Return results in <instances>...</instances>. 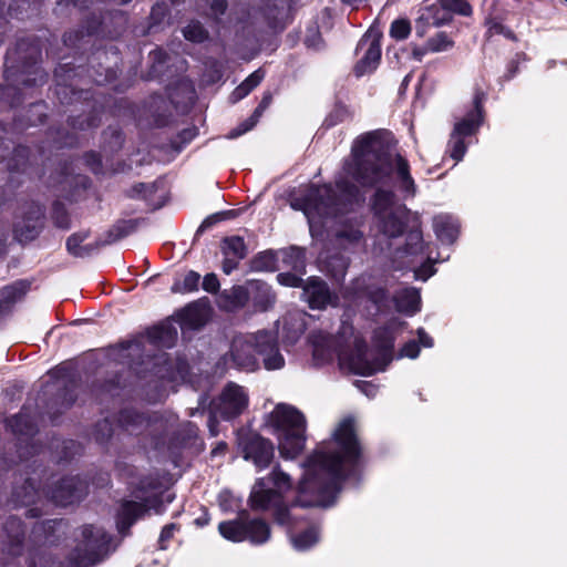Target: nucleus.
<instances>
[{
	"label": "nucleus",
	"instance_id": "nucleus-51",
	"mask_svg": "<svg viewBox=\"0 0 567 567\" xmlns=\"http://www.w3.org/2000/svg\"><path fill=\"white\" fill-rule=\"evenodd\" d=\"M197 132L195 128H187L182 133L184 141H192L196 136Z\"/></svg>",
	"mask_w": 567,
	"mask_h": 567
},
{
	"label": "nucleus",
	"instance_id": "nucleus-49",
	"mask_svg": "<svg viewBox=\"0 0 567 567\" xmlns=\"http://www.w3.org/2000/svg\"><path fill=\"white\" fill-rule=\"evenodd\" d=\"M427 52H430V51L427 50V43H426L424 48H414L412 51V55L415 60L421 61L422 58L424 56V54H426Z\"/></svg>",
	"mask_w": 567,
	"mask_h": 567
},
{
	"label": "nucleus",
	"instance_id": "nucleus-33",
	"mask_svg": "<svg viewBox=\"0 0 567 567\" xmlns=\"http://www.w3.org/2000/svg\"><path fill=\"white\" fill-rule=\"evenodd\" d=\"M411 32V25L408 20L399 19L392 22L390 34L392 38L403 40L408 38Z\"/></svg>",
	"mask_w": 567,
	"mask_h": 567
},
{
	"label": "nucleus",
	"instance_id": "nucleus-3",
	"mask_svg": "<svg viewBox=\"0 0 567 567\" xmlns=\"http://www.w3.org/2000/svg\"><path fill=\"white\" fill-rule=\"evenodd\" d=\"M310 341L316 364L329 362L337 354L341 368L353 373L370 375L379 370L377 363L370 360L364 341L354 332L351 324L343 323L338 338L315 332Z\"/></svg>",
	"mask_w": 567,
	"mask_h": 567
},
{
	"label": "nucleus",
	"instance_id": "nucleus-5",
	"mask_svg": "<svg viewBox=\"0 0 567 567\" xmlns=\"http://www.w3.org/2000/svg\"><path fill=\"white\" fill-rule=\"evenodd\" d=\"M268 424L278 439V449L282 458L297 457L305 447L306 419L295 406L280 403L268 416Z\"/></svg>",
	"mask_w": 567,
	"mask_h": 567
},
{
	"label": "nucleus",
	"instance_id": "nucleus-14",
	"mask_svg": "<svg viewBox=\"0 0 567 567\" xmlns=\"http://www.w3.org/2000/svg\"><path fill=\"white\" fill-rule=\"evenodd\" d=\"M482 100L483 94H476L474 97V110H472L462 121L454 126L456 135L467 136L476 132L482 122Z\"/></svg>",
	"mask_w": 567,
	"mask_h": 567
},
{
	"label": "nucleus",
	"instance_id": "nucleus-23",
	"mask_svg": "<svg viewBox=\"0 0 567 567\" xmlns=\"http://www.w3.org/2000/svg\"><path fill=\"white\" fill-rule=\"evenodd\" d=\"M288 533L291 544L297 550H306L313 546L319 539L318 530L315 527H310L300 534H293L290 529Z\"/></svg>",
	"mask_w": 567,
	"mask_h": 567
},
{
	"label": "nucleus",
	"instance_id": "nucleus-17",
	"mask_svg": "<svg viewBox=\"0 0 567 567\" xmlns=\"http://www.w3.org/2000/svg\"><path fill=\"white\" fill-rule=\"evenodd\" d=\"M450 21L451 18L449 16V11H446L445 7L442 6L441 0L423 8L419 18V22H424L427 25L435 27L449 23Z\"/></svg>",
	"mask_w": 567,
	"mask_h": 567
},
{
	"label": "nucleus",
	"instance_id": "nucleus-19",
	"mask_svg": "<svg viewBox=\"0 0 567 567\" xmlns=\"http://www.w3.org/2000/svg\"><path fill=\"white\" fill-rule=\"evenodd\" d=\"M220 535L231 542H243L247 539L246 519L237 518L234 520L221 522L218 526Z\"/></svg>",
	"mask_w": 567,
	"mask_h": 567
},
{
	"label": "nucleus",
	"instance_id": "nucleus-9",
	"mask_svg": "<svg viewBox=\"0 0 567 567\" xmlns=\"http://www.w3.org/2000/svg\"><path fill=\"white\" fill-rule=\"evenodd\" d=\"M248 406V394L236 383H228L217 400L213 402L214 415L229 420L241 414Z\"/></svg>",
	"mask_w": 567,
	"mask_h": 567
},
{
	"label": "nucleus",
	"instance_id": "nucleus-58",
	"mask_svg": "<svg viewBox=\"0 0 567 567\" xmlns=\"http://www.w3.org/2000/svg\"><path fill=\"white\" fill-rule=\"evenodd\" d=\"M567 2V0H565Z\"/></svg>",
	"mask_w": 567,
	"mask_h": 567
},
{
	"label": "nucleus",
	"instance_id": "nucleus-25",
	"mask_svg": "<svg viewBox=\"0 0 567 567\" xmlns=\"http://www.w3.org/2000/svg\"><path fill=\"white\" fill-rule=\"evenodd\" d=\"M271 100H272L271 94L270 93H266L264 95L261 102L259 103V105L254 111V114L251 115V117L248 121H246L238 128V131L236 132L235 136L241 135V134L248 132L249 130H251L256 125V123L258 122V120L261 116V114L264 113V111L270 105Z\"/></svg>",
	"mask_w": 567,
	"mask_h": 567
},
{
	"label": "nucleus",
	"instance_id": "nucleus-29",
	"mask_svg": "<svg viewBox=\"0 0 567 567\" xmlns=\"http://www.w3.org/2000/svg\"><path fill=\"white\" fill-rule=\"evenodd\" d=\"M441 3L449 11L451 19L455 13L464 17L472 14V7L466 0H441Z\"/></svg>",
	"mask_w": 567,
	"mask_h": 567
},
{
	"label": "nucleus",
	"instance_id": "nucleus-18",
	"mask_svg": "<svg viewBox=\"0 0 567 567\" xmlns=\"http://www.w3.org/2000/svg\"><path fill=\"white\" fill-rule=\"evenodd\" d=\"M396 309L408 315H414L420 310L421 298L415 288H406L395 296Z\"/></svg>",
	"mask_w": 567,
	"mask_h": 567
},
{
	"label": "nucleus",
	"instance_id": "nucleus-13",
	"mask_svg": "<svg viewBox=\"0 0 567 567\" xmlns=\"http://www.w3.org/2000/svg\"><path fill=\"white\" fill-rule=\"evenodd\" d=\"M85 492V484L78 477L63 478L52 491V499L61 506L79 501Z\"/></svg>",
	"mask_w": 567,
	"mask_h": 567
},
{
	"label": "nucleus",
	"instance_id": "nucleus-6",
	"mask_svg": "<svg viewBox=\"0 0 567 567\" xmlns=\"http://www.w3.org/2000/svg\"><path fill=\"white\" fill-rule=\"evenodd\" d=\"M292 486L290 476L276 467L267 478H259L250 493V506L255 511L274 509L278 524L290 526L291 516L282 506V496Z\"/></svg>",
	"mask_w": 567,
	"mask_h": 567
},
{
	"label": "nucleus",
	"instance_id": "nucleus-7",
	"mask_svg": "<svg viewBox=\"0 0 567 567\" xmlns=\"http://www.w3.org/2000/svg\"><path fill=\"white\" fill-rule=\"evenodd\" d=\"M378 227L389 237H396L405 227L406 209L394 202L390 190L378 189L372 204Z\"/></svg>",
	"mask_w": 567,
	"mask_h": 567
},
{
	"label": "nucleus",
	"instance_id": "nucleus-24",
	"mask_svg": "<svg viewBox=\"0 0 567 567\" xmlns=\"http://www.w3.org/2000/svg\"><path fill=\"white\" fill-rule=\"evenodd\" d=\"M4 532L9 540L12 543V548L10 549L11 554L17 555L19 551L14 548V546H18L21 543V539L24 535L20 519L14 517L10 518L4 525Z\"/></svg>",
	"mask_w": 567,
	"mask_h": 567
},
{
	"label": "nucleus",
	"instance_id": "nucleus-31",
	"mask_svg": "<svg viewBox=\"0 0 567 567\" xmlns=\"http://www.w3.org/2000/svg\"><path fill=\"white\" fill-rule=\"evenodd\" d=\"M464 136L456 135V133L453 131L451 135V140L449 143L450 147V155L455 161H461L466 152V145L463 141Z\"/></svg>",
	"mask_w": 567,
	"mask_h": 567
},
{
	"label": "nucleus",
	"instance_id": "nucleus-56",
	"mask_svg": "<svg viewBox=\"0 0 567 567\" xmlns=\"http://www.w3.org/2000/svg\"><path fill=\"white\" fill-rule=\"evenodd\" d=\"M364 386L372 390V385L371 384H365Z\"/></svg>",
	"mask_w": 567,
	"mask_h": 567
},
{
	"label": "nucleus",
	"instance_id": "nucleus-35",
	"mask_svg": "<svg viewBox=\"0 0 567 567\" xmlns=\"http://www.w3.org/2000/svg\"><path fill=\"white\" fill-rule=\"evenodd\" d=\"M274 259L271 254L265 252L258 256L254 261V267L257 270H269L272 268Z\"/></svg>",
	"mask_w": 567,
	"mask_h": 567
},
{
	"label": "nucleus",
	"instance_id": "nucleus-36",
	"mask_svg": "<svg viewBox=\"0 0 567 567\" xmlns=\"http://www.w3.org/2000/svg\"><path fill=\"white\" fill-rule=\"evenodd\" d=\"M122 421L128 429L130 426L134 427L135 425H142L143 423L146 422V419L137 413L125 412L122 415Z\"/></svg>",
	"mask_w": 567,
	"mask_h": 567
},
{
	"label": "nucleus",
	"instance_id": "nucleus-12",
	"mask_svg": "<svg viewBox=\"0 0 567 567\" xmlns=\"http://www.w3.org/2000/svg\"><path fill=\"white\" fill-rule=\"evenodd\" d=\"M302 298L312 309H323L328 305L334 306V297L330 293L327 284L318 278H311L303 287Z\"/></svg>",
	"mask_w": 567,
	"mask_h": 567
},
{
	"label": "nucleus",
	"instance_id": "nucleus-45",
	"mask_svg": "<svg viewBox=\"0 0 567 567\" xmlns=\"http://www.w3.org/2000/svg\"><path fill=\"white\" fill-rule=\"evenodd\" d=\"M226 1L225 0H213L210 3V10L214 16L223 14L226 10Z\"/></svg>",
	"mask_w": 567,
	"mask_h": 567
},
{
	"label": "nucleus",
	"instance_id": "nucleus-8",
	"mask_svg": "<svg viewBox=\"0 0 567 567\" xmlns=\"http://www.w3.org/2000/svg\"><path fill=\"white\" fill-rule=\"evenodd\" d=\"M82 539L74 553L76 567H90L102 561L109 554L110 536L100 527L84 526Z\"/></svg>",
	"mask_w": 567,
	"mask_h": 567
},
{
	"label": "nucleus",
	"instance_id": "nucleus-53",
	"mask_svg": "<svg viewBox=\"0 0 567 567\" xmlns=\"http://www.w3.org/2000/svg\"><path fill=\"white\" fill-rule=\"evenodd\" d=\"M16 231H17V234H18V236H19L20 238H23V237H24L25 239H28V238H33V237H34V235L37 234V230H35V227H34V226L32 227V230H30V233H31L30 235H25V236H24V235H23L19 229H17Z\"/></svg>",
	"mask_w": 567,
	"mask_h": 567
},
{
	"label": "nucleus",
	"instance_id": "nucleus-46",
	"mask_svg": "<svg viewBox=\"0 0 567 567\" xmlns=\"http://www.w3.org/2000/svg\"><path fill=\"white\" fill-rule=\"evenodd\" d=\"M497 17H493L491 12L487 19V24L489 25V32L501 33L503 31V27L496 21Z\"/></svg>",
	"mask_w": 567,
	"mask_h": 567
},
{
	"label": "nucleus",
	"instance_id": "nucleus-32",
	"mask_svg": "<svg viewBox=\"0 0 567 567\" xmlns=\"http://www.w3.org/2000/svg\"><path fill=\"white\" fill-rule=\"evenodd\" d=\"M183 32L185 38L193 42H202L207 38V31L199 22H190Z\"/></svg>",
	"mask_w": 567,
	"mask_h": 567
},
{
	"label": "nucleus",
	"instance_id": "nucleus-22",
	"mask_svg": "<svg viewBox=\"0 0 567 567\" xmlns=\"http://www.w3.org/2000/svg\"><path fill=\"white\" fill-rule=\"evenodd\" d=\"M25 292V286L22 282L4 287L0 291V315L6 312L11 305L18 301Z\"/></svg>",
	"mask_w": 567,
	"mask_h": 567
},
{
	"label": "nucleus",
	"instance_id": "nucleus-20",
	"mask_svg": "<svg viewBox=\"0 0 567 567\" xmlns=\"http://www.w3.org/2000/svg\"><path fill=\"white\" fill-rule=\"evenodd\" d=\"M247 539L252 544H264L269 539L270 528L261 519H246Z\"/></svg>",
	"mask_w": 567,
	"mask_h": 567
},
{
	"label": "nucleus",
	"instance_id": "nucleus-39",
	"mask_svg": "<svg viewBox=\"0 0 567 567\" xmlns=\"http://www.w3.org/2000/svg\"><path fill=\"white\" fill-rule=\"evenodd\" d=\"M203 288L208 292H216L219 288V281L215 274H208L204 277Z\"/></svg>",
	"mask_w": 567,
	"mask_h": 567
},
{
	"label": "nucleus",
	"instance_id": "nucleus-41",
	"mask_svg": "<svg viewBox=\"0 0 567 567\" xmlns=\"http://www.w3.org/2000/svg\"><path fill=\"white\" fill-rule=\"evenodd\" d=\"M419 352H420V348H419L417 343L414 341H411V342H408L402 348L401 355L414 359L419 355Z\"/></svg>",
	"mask_w": 567,
	"mask_h": 567
},
{
	"label": "nucleus",
	"instance_id": "nucleus-50",
	"mask_svg": "<svg viewBox=\"0 0 567 567\" xmlns=\"http://www.w3.org/2000/svg\"><path fill=\"white\" fill-rule=\"evenodd\" d=\"M367 295L377 303L384 297L383 290H378L377 292L368 291Z\"/></svg>",
	"mask_w": 567,
	"mask_h": 567
},
{
	"label": "nucleus",
	"instance_id": "nucleus-10",
	"mask_svg": "<svg viewBox=\"0 0 567 567\" xmlns=\"http://www.w3.org/2000/svg\"><path fill=\"white\" fill-rule=\"evenodd\" d=\"M381 34L378 31H368L358 43L357 51L363 55L355 65V74L361 76L377 69L381 58Z\"/></svg>",
	"mask_w": 567,
	"mask_h": 567
},
{
	"label": "nucleus",
	"instance_id": "nucleus-27",
	"mask_svg": "<svg viewBox=\"0 0 567 567\" xmlns=\"http://www.w3.org/2000/svg\"><path fill=\"white\" fill-rule=\"evenodd\" d=\"M199 279H200L199 274H197L196 271L190 270V271H188L184 276L182 281H176L173 285L172 290L174 292H189V291H194L198 287Z\"/></svg>",
	"mask_w": 567,
	"mask_h": 567
},
{
	"label": "nucleus",
	"instance_id": "nucleus-40",
	"mask_svg": "<svg viewBox=\"0 0 567 567\" xmlns=\"http://www.w3.org/2000/svg\"><path fill=\"white\" fill-rule=\"evenodd\" d=\"M176 529L177 526L175 524H168L162 529V533L159 535V544L162 549L165 548V543L172 538Z\"/></svg>",
	"mask_w": 567,
	"mask_h": 567
},
{
	"label": "nucleus",
	"instance_id": "nucleus-48",
	"mask_svg": "<svg viewBox=\"0 0 567 567\" xmlns=\"http://www.w3.org/2000/svg\"><path fill=\"white\" fill-rule=\"evenodd\" d=\"M417 334H419V341L420 343H422L424 347H432L433 344V341L432 339L424 332L423 329H419L417 331Z\"/></svg>",
	"mask_w": 567,
	"mask_h": 567
},
{
	"label": "nucleus",
	"instance_id": "nucleus-11",
	"mask_svg": "<svg viewBox=\"0 0 567 567\" xmlns=\"http://www.w3.org/2000/svg\"><path fill=\"white\" fill-rule=\"evenodd\" d=\"M240 445L245 460L251 461L258 468L267 467L274 458V445L264 437L254 434Z\"/></svg>",
	"mask_w": 567,
	"mask_h": 567
},
{
	"label": "nucleus",
	"instance_id": "nucleus-21",
	"mask_svg": "<svg viewBox=\"0 0 567 567\" xmlns=\"http://www.w3.org/2000/svg\"><path fill=\"white\" fill-rule=\"evenodd\" d=\"M265 78V72L261 69L252 72L241 84H239L230 95V101L236 103L247 96Z\"/></svg>",
	"mask_w": 567,
	"mask_h": 567
},
{
	"label": "nucleus",
	"instance_id": "nucleus-26",
	"mask_svg": "<svg viewBox=\"0 0 567 567\" xmlns=\"http://www.w3.org/2000/svg\"><path fill=\"white\" fill-rule=\"evenodd\" d=\"M221 248L225 256L238 259H243L246 256L244 239L237 236L224 239Z\"/></svg>",
	"mask_w": 567,
	"mask_h": 567
},
{
	"label": "nucleus",
	"instance_id": "nucleus-15",
	"mask_svg": "<svg viewBox=\"0 0 567 567\" xmlns=\"http://www.w3.org/2000/svg\"><path fill=\"white\" fill-rule=\"evenodd\" d=\"M147 506L145 504L136 503V502H125L122 504L117 516V526L121 533H125L131 525L141 517L146 511Z\"/></svg>",
	"mask_w": 567,
	"mask_h": 567
},
{
	"label": "nucleus",
	"instance_id": "nucleus-52",
	"mask_svg": "<svg viewBox=\"0 0 567 567\" xmlns=\"http://www.w3.org/2000/svg\"><path fill=\"white\" fill-rule=\"evenodd\" d=\"M303 332V323L299 322L296 328L293 329V336L291 337L292 340L297 339L301 333Z\"/></svg>",
	"mask_w": 567,
	"mask_h": 567
},
{
	"label": "nucleus",
	"instance_id": "nucleus-43",
	"mask_svg": "<svg viewBox=\"0 0 567 567\" xmlns=\"http://www.w3.org/2000/svg\"><path fill=\"white\" fill-rule=\"evenodd\" d=\"M434 274L432 266L430 264L422 265L417 269L414 270V277L416 279L426 280Z\"/></svg>",
	"mask_w": 567,
	"mask_h": 567
},
{
	"label": "nucleus",
	"instance_id": "nucleus-44",
	"mask_svg": "<svg viewBox=\"0 0 567 567\" xmlns=\"http://www.w3.org/2000/svg\"><path fill=\"white\" fill-rule=\"evenodd\" d=\"M240 259L235 257L225 256L224 262H223V271L226 275H229L238 265V261Z\"/></svg>",
	"mask_w": 567,
	"mask_h": 567
},
{
	"label": "nucleus",
	"instance_id": "nucleus-57",
	"mask_svg": "<svg viewBox=\"0 0 567 567\" xmlns=\"http://www.w3.org/2000/svg\"><path fill=\"white\" fill-rule=\"evenodd\" d=\"M417 33H419L420 35H423V30H422V31H420V30L417 29Z\"/></svg>",
	"mask_w": 567,
	"mask_h": 567
},
{
	"label": "nucleus",
	"instance_id": "nucleus-34",
	"mask_svg": "<svg viewBox=\"0 0 567 567\" xmlns=\"http://www.w3.org/2000/svg\"><path fill=\"white\" fill-rule=\"evenodd\" d=\"M424 245L422 241V236L419 231H412L409 234L406 250L408 255H416L423 254Z\"/></svg>",
	"mask_w": 567,
	"mask_h": 567
},
{
	"label": "nucleus",
	"instance_id": "nucleus-47",
	"mask_svg": "<svg viewBox=\"0 0 567 567\" xmlns=\"http://www.w3.org/2000/svg\"><path fill=\"white\" fill-rule=\"evenodd\" d=\"M340 236L349 241H358L362 234L358 229H350L349 231H342Z\"/></svg>",
	"mask_w": 567,
	"mask_h": 567
},
{
	"label": "nucleus",
	"instance_id": "nucleus-28",
	"mask_svg": "<svg viewBox=\"0 0 567 567\" xmlns=\"http://www.w3.org/2000/svg\"><path fill=\"white\" fill-rule=\"evenodd\" d=\"M86 237V233H78L70 236L66 241L69 252L76 257H82L89 254L90 249L86 246H81V243H83Z\"/></svg>",
	"mask_w": 567,
	"mask_h": 567
},
{
	"label": "nucleus",
	"instance_id": "nucleus-16",
	"mask_svg": "<svg viewBox=\"0 0 567 567\" xmlns=\"http://www.w3.org/2000/svg\"><path fill=\"white\" fill-rule=\"evenodd\" d=\"M433 226L437 238L443 243L451 244L458 235L457 221L452 216H436L433 220Z\"/></svg>",
	"mask_w": 567,
	"mask_h": 567
},
{
	"label": "nucleus",
	"instance_id": "nucleus-4",
	"mask_svg": "<svg viewBox=\"0 0 567 567\" xmlns=\"http://www.w3.org/2000/svg\"><path fill=\"white\" fill-rule=\"evenodd\" d=\"M225 360H230L235 368L245 371L258 370L260 360L268 371L282 369L285 358L278 346V329H261L236 336Z\"/></svg>",
	"mask_w": 567,
	"mask_h": 567
},
{
	"label": "nucleus",
	"instance_id": "nucleus-55",
	"mask_svg": "<svg viewBox=\"0 0 567 567\" xmlns=\"http://www.w3.org/2000/svg\"><path fill=\"white\" fill-rule=\"evenodd\" d=\"M210 432L213 433V435H216L215 431H214V427L213 425L210 424Z\"/></svg>",
	"mask_w": 567,
	"mask_h": 567
},
{
	"label": "nucleus",
	"instance_id": "nucleus-42",
	"mask_svg": "<svg viewBox=\"0 0 567 567\" xmlns=\"http://www.w3.org/2000/svg\"><path fill=\"white\" fill-rule=\"evenodd\" d=\"M24 416L22 414L14 415L8 420V425L14 433H25L27 431L22 426V421Z\"/></svg>",
	"mask_w": 567,
	"mask_h": 567
},
{
	"label": "nucleus",
	"instance_id": "nucleus-1",
	"mask_svg": "<svg viewBox=\"0 0 567 567\" xmlns=\"http://www.w3.org/2000/svg\"><path fill=\"white\" fill-rule=\"evenodd\" d=\"M352 162L343 168V176L336 183L339 199L330 186L323 185L310 187L305 197L291 202L293 209L305 213L312 236L320 234L326 219L344 212L343 207L357 195L355 184L375 186L395 183L409 196L415 195L409 164L391 145L388 133L372 132L359 137L352 147Z\"/></svg>",
	"mask_w": 567,
	"mask_h": 567
},
{
	"label": "nucleus",
	"instance_id": "nucleus-2",
	"mask_svg": "<svg viewBox=\"0 0 567 567\" xmlns=\"http://www.w3.org/2000/svg\"><path fill=\"white\" fill-rule=\"evenodd\" d=\"M359 453L353 421L343 420L332 437L319 444L305 463L297 503L303 507L332 505Z\"/></svg>",
	"mask_w": 567,
	"mask_h": 567
},
{
	"label": "nucleus",
	"instance_id": "nucleus-37",
	"mask_svg": "<svg viewBox=\"0 0 567 567\" xmlns=\"http://www.w3.org/2000/svg\"><path fill=\"white\" fill-rule=\"evenodd\" d=\"M24 494L22 496L20 491H16V496L19 498L18 502L21 505H28L33 502L35 491L31 484H28L27 486L22 487Z\"/></svg>",
	"mask_w": 567,
	"mask_h": 567
},
{
	"label": "nucleus",
	"instance_id": "nucleus-38",
	"mask_svg": "<svg viewBox=\"0 0 567 567\" xmlns=\"http://www.w3.org/2000/svg\"><path fill=\"white\" fill-rule=\"evenodd\" d=\"M277 279L281 285L287 287H299L302 282L301 278L289 272L279 274Z\"/></svg>",
	"mask_w": 567,
	"mask_h": 567
},
{
	"label": "nucleus",
	"instance_id": "nucleus-30",
	"mask_svg": "<svg viewBox=\"0 0 567 567\" xmlns=\"http://www.w3.org/2000/svg\"><path fill=\"white\" fill-rule=\"evenodd\" d=\"M426 43L430 52H444L453 47V41L443 32L432 37Z\"/></svg>",
	"mask_w": 567,
	"mask_h": 567
},
{
	"label": "nucleus",
	"instance_id": "nucleus-54",
	"mask_svg": "<svg viewBox=\"0 0 567 567\" xmlns=\"http://www.w3.org/2000/svg\"><path fill=\"white\" fill-rule=\"evenodd\" d=\"M293 252H296L297 258H302L303 251L301 249H292Z\"/></svg>",
	"mask_w": 567,
	"mask_h": 567
}]
</instances>
